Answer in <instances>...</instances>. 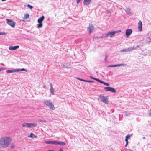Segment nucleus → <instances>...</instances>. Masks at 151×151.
<instances>
[{
    "instance_id": "2f4dec72",
    "label": "nucleus",
    "mask_w": 151,
    "mask_h": 151,
    "mask_svg": "<svg viewBox=\"0 0 151 151\" xmlns=\"http://www.w3.org/2000/svg\"><path fill=\"white\" fill-rule=\"evenodd\" d=\"M86 82L89 83H93L94 81H93L87 80Z\"/></svg>"
},
{
    "instance_id": "f3484780",
    "label": "nucleus",
    "mask_w": 151,
    "mask_h": 151,
    "mask_svg": "<svg viewBox=\"0 0 151 151\" xmlns=\"http://www.w3.org/2000/svg\"><path fill=\"white\" fill-rule=\"evenodd\" d=\"M15 72H17V69L8 70L6 71V72L7 73H12Z\"/></svg>"
},
{
    "instance_id": "6ab92c4d",
    "label": "nucleus",
    "mask_w": 151,
    "mask_h": 151,
    "mask_svg": "<svg viewBox=\"0 0 151 151\" xmlns=\"http://www.w3.org/2000/svg\"><path fill=\"white\" fill-rule=\"evenodd\" d=\"M114 67H117V66H126V64H116L114 65Z\"/></svg>"
},
{
    "instance_id": "a18cd8bd",
    "label": "nucleus",
    "mask_w": 151,
    "mask_h": 151,
    "mask_svg": "<svg viewBox=\"0 0 151 151\" xmlns=\"http://www.w3.org/2000/svg\"><path fill=\"white\" fill-rule=\"evenodd\" d=\"M2 1H6V0H1Z\"/></svg>"
},
{
    "instance_id": "a211bd4d",
    "label": "nucleus",
    "mask_w": 151,
    "mask_h": 151,
    "mask_svg": "<svg viewBox=\"0 0 151 151\" xmlns=\"http://www.w3.org/2000/svg\"><path fill=\"white\" fill-rule=\"evenodd\" d=\"M37 124L33 123H29V128L31 127H35L37 126Z\"/></svg>"
},
{
    "instance_id": "bb28decb",
    "label": "nucleus",
    "mask_w": 151,
    "mask_h": 151,
    "mask_svg": "<svg viewBox=\"0 0 151 151\" xmlns=\"http://www.w3.org/2000/svg\"><path fill=\"white\" fill-rule=\"evenodd\" d=\"M38 121L39 122H44V123L46 122V121L45 120H42L41 119H39L38 120Z\"/></svg>"
},
{
    "instance_id": "39448f33",
    "label": "nucleus",
    "mask_w": 151,
    "mask_h": 151,
    "mask_svg": "<svg viewBox=\"0 0 151 151\" xmlns=\"http://www.w3.org/2000/svg\"><path fill=\"white\" fill-rule=\"evenodd\" d=\"M7 23L8 24L11 26L12 27H14L15 23L13 20L9 19H6Z\"/></svg>"
},
{
    "instance_id": "dca6fc26",
    "label": "nucleus",
    "mask_w": 151,
    "mask_h": 151,
    "mask_svg": "<svg viewBox=\"0 0 151 151\" xmlns=\"http://www.w3.org/2000/svg\"><path fill=\"white\" fill-rule=\"evenodd\" d=\"M128 49H129V48L127 49H122L120 50V51L122 52H129V50Z\"/></svg>"
},
{
    "instance_id": "ddd939ff",
    "label": "nucleus",
    "mask_w": 151,
    "mask_h": 151,
    "mask_svg": "<svg viewBox=\"0 0 151 151\" xmlns=\"http://www.w3.org/2000/svg\"><path fill=\"white\" fill-rule=\"evenodd\" d=\"M92 0H84L83 4L85 5H88L91 1Z\"/></svg>"
},
{
    "instance_id": "4468645a",
    "label": "nucleus",
    "mask_w": 151,
    "mask_h": 151,
    "mask_svg": "<svg viewBox=\"0 0 151 151\" xmlns=\"http://www.w3.org/2000/svg\"><path fill=\"white\" fill-rule=\"evenodd\" d=\"M139 47V45H138L137 46H133L132 47H129V52L133 50H134L137 49L138 47Z\"/></svg>"
},
{
    "instance_id": "20e7f679",
    "label": "nucleus",
    "mask_w": 151,
    "mask_h": 151,
    "mask_svg": "<svg viewBox=\"0 0 151 151\" xmlns=\"http://www.w3.org/2000/svg\"><path fill=\"white\" fill-rule=\"evenodd\" d=\"M44 18L45 17L44 16H42L40 18L38 19V22L39 24H37V27L38 28H40L42 27L43 24L42 22L43 21Z\"/></svg>"
},
{
    "instance_id": "aec40b11",
    "label": "nucleus",
    "mask_w": 151,
    "mask_h": 151,
    "mask_svg": "<svg viewBox=\"0 0 151 151\" xmlns=\"http://www.w3.org/2000/svg\"><path fill=\"white\" fill-rule=\"evenodd\" d=\"M125 11L128 14H131V9L129 8H127L125 10Z\"/></svg>"
},
{
    "instance_id": "79ce46f5",
    "label": "nucleus",
    "mask_w": 151,
    "mask_h": 151,
    "mask_svg": "<svg viewBox=\"0 0 151 151\" xmlns=\"http://www.w3.org/2000/svg\"><path fill=\"white\" fill-rule=\"evenodd\" d=\"M3 69V68H0V71H1V70H2Z\"/></svg>"
},
{
    "instance_id": "c756f323",
    "label": "nucleus",
    "mask_w": 151,
    "mask_h": 151,
    "mask_svg": "<svg viewBox=\"0 0 151 151\" xmlns=\"http://www.w3.org/2000/svg\"><path fill=\"white\" fill-rule=\"evenodd\" d=\"M103 84L107 86H109V83H107L104 82V83H103Z\"/></svg>"
},
{
    "instance_id": "c85d7f7f",
    "label": "nucleus",
    "mask_w": 151,
    "mask_h": 151,
    "mask_svg": "<svg viewBox=\"0 0 151 151\" xmlns=\"http://www.w3.org/2000/svg\"><path fill=\"white\" fill-rule=\"evenodd\" d=\"M27 6L30 9H32L33 8V7L29 4H28L27 5Z\"/></svg>"
},
{
    "instance_id": "5701e85b",
    "label": "nucleus",
    "mask_w": 151,
    "mask_h": 151,
    "mask_svg": "<svg viewBox=\"0 0 151 151\" xmlns=\"http://www.w3.org/2000/svg\"><path fill=\"white\" fill-rule=\"evenodd\" d=\"M17 72L20 71H26V69L24 68L21 69H17Z\"/></svg>"
},
{
    "instance_id": "473e14b6",
    "label": "nucleus",
    "mask_w": 151,
    "mask_h": 151,
    "mask_svg": "<svg viewBox=\"0 0 151 151\" xmlns=\"http://www.w3.org/2000/svg\"><path fill=\"white\" fill-rule=\"evenodd\" d=\"M99 82L100 83H101V84L104 83V82L100 80L99 81Z\"/></svg>"
},
{
    "instance_id": "09e8293b",
    "label": "nucleus",
    "mask_w": 151,
    "mask_h": 151,
    "mask_svg": "<svg viewBox=\"0 0 151 151\" xmlns=\"http://www.w3.org/2000/svg\"><path fill=\"white\" fill-rule=\"evenodd\" d=\"M65 68H68V67H65Z\"/></svg>"
},
{
    "instance_id": "f257e3e1",
    "label": "nucleus",
    "mask_w": 151,
    "mask_h": 151,
    "mask_svg": "<svg viewBox=\"0 0 151 151\" xmlns=\"http://www.w3.org/2000/svg\"><path fill=\"white\" fill-rule=\"evenodd\" d=\"M11 141L12 139L10 137H4L0 139V144L2 145V147L6 148L10 144Z\"/></svg>"
},
{
    "instance_id": "4c0bfd02",
    "label": "nucleus",
    "mask_w": 151,
    "mask_h": 151,
    "mask_svg": "<svg viewBox=\"0 0 151 151\" xmlns=\"http://www.w3.org/2000/svg\"><path fill=\"white\" fill-rule=\"evenodd\" d=\"M104 60L105 61V62H107V58H105Z\"/></svg>"
},
{
    "instance_id": "412c9836",
    "label": "nucleus",
    "mask_w": 151,
    "mask_h": 151,
    "mask_svg": "<svg viewBox=\"0 0 151 151\" xmlns=\"http://www.w3.org/2000/svg\"><path fill=\"white\" fill-rule=\"evenodd\" d=\"M22 126L24 127L29 128V123H26L22 124Z\"/></svg>"
},
{
    "instance_id": "72a5a7b5",
    "label": "nucleus",
    "mask_w": 151,
    "mask_h": 151,
    "mask_svg": "<svg viewBox=\"0 0 151 151\" xmlns=\"http://www.w3.org/2000/svg\"><path fill=\"white\" fill-rule=\"evenodd\" d=\"M108 67H114V65H109L107 66Z\"/></svg>"
},
{
    "instance_id": "c03bdc74",
    "label": "nucleus",
    "mask_w": 151,
    "mask_h": 151,
    "mask_svg": "<svg viewBox=\"0 0 151 151\" xmlns=\"http://www.w3.org/2000/svg\"><path fill=\"white\" fill-rule=\"evenodd\" d=\"M127 145H128V144H127V143H126V144L125 145V147H126L127 146Z\"/></svg>"
},
{
    "instance_id": "7c9ffc66",
    "label": "nucleus",
    "mask_w": 151,
    "mask_h": 151,
    "mask_svg": "<svg viewBox=\"0 0 151 151\" xmlns=\"http://www.w3.org/2000/svg\"><path fill=\"white\" fill-rule=\"evenodd\" d=\"M6 34L7 33L5 32H0V35H6Z\"/></svg>"
},
{
    "instance_id": "8fccbe9b",
    "label": "nucleus",
    "mask_w": 151,
    "mask_h": 151,
    "mask_svg": "<svg viewBox=\"0 0 151 151\" xmlns=\"http://www.w3.org/2000/svg\"><path fill=\"white\" fill-rule=\"evenodd\" d=\"M2 151H4V150H2Z\"/></svg>"
},
{
    "instance_id": "58836bf2",
    "label": "nucleus",
    "mask_w": 151,
    "mask_h": 151,
    "mask_svg": "<svg viewBox=\"0 0 151 151\" xmlns=\"http://www.w3.org/2000/svg\"><path fill=\"white\" fill-rule=\"evenodd\" d=\"M91 78L92 79H94V80H95V78H93V77H91Z\"/></svg>"
},
{
    "instance_id": "2eb2a0df",
    "label": "nucleus",
    "mask_w": 151,
    "mask_h": 151,
    "mask_svg": "<svg viewBox=\"0 0 151 151\" xmlns=\"http://www.w3.org/2000/svg\"><path fill=\"white\" fill-rule=\"evenodd\" d=\"M50 91L51 93L53 95L54 94V89L52 87V83H50Z\"/></svg>"
},
{
    "instance_id": "b1692460",
    "label": "nucleus",
    "mask_w": 151,
    "mask_h": 151,
    "mask_svg": "<svg viewBox=\"0 0 151 151\" xmlns=\"http://www.w3.org/2000/svg\"><path fill=\"white\" fill-rule=\"evenodd\" d=\"M33 136H34L35 137H37V136H35L33 133H30V136H28V137H32Z\"/></svg>"
},
{
    "instance_id": "de8ad7c7",
    "label": "nucleus",
    "mask_w": 151,
    "mask_h": 151,
    "mask_svg": "<svg viewBox=\"0 0 151 151\" xmlns=\"http://www.w3.org/2000/svg\"><path fill=\"white\" fill-rule=\"evenodd\" d=\"M145 137H144L143 138L144 139H145Z\"/></svg>"
},
{
    "instance_id": "0eeeda50",
    "label": "nucleus",
    "mask_w": 151,
    "mask_h": 151,
    "mask_svg": "<svg viewBox=\"0 0 151 151\" xmlns=\"http://www.w3.org/2000/svg\"><path fill=\"white\" fill-rule=\"evenodd\" d=\"M121 32V30H117V31H113V32H109L107 33L106 34V36L109 35V36H110V37H112L113 36L115 33H118V32Z\"/></svg>"
},
{
    "instance_id": "9b49d317",
    "label": "nucleus",
    "mask_w": 151,
    "mask_h": 151,
    "mask_svg": "<svg viewBox=\"0 0 151 151\" xmlns=\"http://www.w3.org/2000/svg\"><path fill=\"white\" fill-rule=\"evenodd\" d=\"M93 29V26L91 24L89 23V27L88 28V30H89L90 33H91L92 32V31Z\"/></svg>"
},
{
    "instance_id": "37998d69",
    "label": "nucleus",
    "mask_w": 151,
    "mask_h": 151,
    "mask_svg": "<svg viewBox=\"0 0 151 151\" xmlns=\"http://www.w3.org/2000/svg\"><path fill=\"white\" fill-rule=\"evenodd\" d=\"M108 57V56L107 55H106L105 56V58H107Z\"/></svg>"
},
{
    "instance_id": "e433bc0d",
    "label": "nucleus",
    "mask_w": 151,
    "mask_h": 151,
    "mask_svg": "<svg viewBox=\"0 0 151 151\" xmlns=\"http://www.w3.org/2000/svg\"><path fill=\"white\" fill-rule=\"evenodd\" d=\"M125 141L126 142V143H127V144H128V140H127L126 139H125Z\"/></svg>"
},
{
    "instance_id": "a878e982",
    "label": "nucleus",
    "mask_w": 151,
    "mask_h": 151,
    "mask_svg": "<svg viewBox=\"0 0 151 151\" xmlns=\"http://www.w3.org/2000/svg\"><path fill=\"white\" fill-rule=\"evenodd\" d=\"M130 135L129 134H128L126 136V140H128L129 139H130Z\"/></svg>"
},
{
    "instance_id": "393cba45",
    "label": "nucleus",
    "mask_w": 151,
    "mask_h": 151,
    "mask_svg": "<svg viewBox=\"0 0 151 151\" xmlns=\"http://www.w3.org/2000/svg\"><path fill=\"white\" fill-rule=\"evenodd\" d=\"M15 145L14 143H12L11 145V148L12 149H14L15 147Z\"/></svg>"
},
{
    "instance_id": "49530a36",
    "label": "nucleus",
    "mask_w": 151,
    "mask_h": 151,
    "mask_svg": "<svg viewBox=\"0 0 151 151\" xmlns=\"http://www.w3.org/2000/svg\"><path fill=\"white\" fill-rule=\"evenodd\" d=\"M43 88H45V86H43Z\"/></svg>"
},
{
    "instance_id": "6e6552de",
    "label": "nucleus",
    "mask_w": 151,
    "mask_h": 151,
    "mask_svg": "<svg viewBox=\"0 0 151 151\" xmlns=\"http://www.w3.org/2000/svg\"><path fill=\"white\" fill-rule=\"evenodd\" d=\"M104 89L106 91H111L113 93H115L116 92L114 88L110 87H105L104 88Z\"/></svg>"
},
{
    "instance_id": "a19ab883",
    "label": "nucleus",
    "mask_w": 151,
    "mask_h": 151,
    "mask_svg": "<svg viewBox=\"0 0 151 151\" xmlns=\"http://www.w3.org/2000/svg\"><path fill=\"white\" fill-rule=\"evenodd\" d=\"M149 115L150 116H151V112H150V113H149Z\"/></svg>"
},
{
    "instance_id": "f8f14e48",
    "label": "nucleus",
    "mask_w": 151,
    "mask_h": 151,
    "mask_svg": "<svg viewBox=\"0 0 151 151\" xmlns=\"http://www.w3.org/2000/svg\"><path fill=\"white\" fill-rule=\"evenodd\" d=\"M19 46L18 45L12 46H10L9 47V49L10 50H14L19 48Z\"/></svg>"
},
{
    "instance_id": "4be33fe9",
    "label": "nucleus",
    "mask_w": 151,
    "mask_h": 151,
    "mask_svg": "<svg viewBox=\"0 0 151 151\" xmlns=\"http://www.w3.org/2000/svg\"><path fill=\"white\" fill-rule=\"evenodd\" d=\"M29 15L28 14H26L25 15L24 19H27L29 18Z\"/></svg>"
},
{
    "instance_id": "423d86ee",
    "label": "nucleus",
    "mask_w": 151,
    "mask_h": 151,
    "mask_svg": "<svg viewBox=\"0 0 151 151\" xmlns=\"http://www.w3.org/2000/svg\"><path fill=\"white\" fill-rule=\"evenodd\" d=\"M99 97L101 99V101L104 103L107 104L108 102V99L106 97L101 95L99 96Z\"/></svg>"
},
{
    "instance_id": "f03ea898",
    "label": "nucleus",
    "mask_w": 151,
    "mask_h": 151,
    "mask_svg": "<svg viewBox=\"0 0 151 151\" xmlns=\"http://www.w3.org/2000/svg\"><path fill=\"white\" fill-rule=\"evenodd\" d=\"M45 143L47 144L58 145L60 146H64L66 145V143L62 141L58 142L55 141H50L45 142Z\"/></svg>"
},
{
    "instance_id": "7ed1b4c3",
    "label": "nucleus",
    "mask_w": 151,
    "mask_h": 151,
    "mask_svg": "<svg viewBox=\"0 0 151 151\" xmlns=\"http://www.w3.org/2000/svg\"><path fill=\"white\" fill-rule=\"evenodd\" d=\"M44 103L51 110H54L55 107L53 104L49 100H45L44 101Z\"/></svg>"
},
{
    "instance_id": "ea45409f",
    "label": "nucleus",
    "mask_w": 151,
    "mask_h": 151,
    "mask_svg": "<svg viewBox=\"0 0 151 151\" xmlns=\"http://www.w3.org/2000/svg\"><path fill=\"white\" fill-rule=\"evenodd\" d=\"M103 37L102 36H101V37H96V38H102Z\"/></svg>"
},
{
    "instance_id": "f704fd0d",
    "label": "nucleus",
    "mask_w": 151,
    "mask_h": 151,
    "mask_svg": "<svg viewBox=\"0 0 151 151\" xmlns=\"http://www.w3.org/2000/svg\"><path fill=\"white\" fill-rule=\"evenodd\" d=\"M96 80V81H97L99 82V81L100 80H99V79H97V78H95V80Z\"/></svg>"
},
{
    "instance_id": "9d476101",
    "label": "nucleus",
    "mask_w": 151,
    "mask_h": 151,
    "mask_svg": "<svg viewBox=\"0 0 151 151\" xmlns=\"http://www.w3.org/2000/svg\"><path fill=\"white\" fill-rule=\"evenodd\" d=\"M142 24L141 21H140L138 23V29L139 31L142 30Z\"/></svg>"
},
{
    "instance_id": "c9c22d12",
    "label": "nucleus",
    "mask_w": 151,
    "mask_h": 151,
    "mask_svg": "<svg viewBox=\"0 0 151 151\" xmlns=\"http://www.w3.org/2000/svg\"><path fill=\"white\" fill-rule=\"evenodd\" d=\"M81 0H76V3H79V2H80V1Z\"/></svg>"
},
{
    "instance_id": "1a4fd4ad",
    "label": "nucleus",
    "mask_w": 151,
    "mask_h": 151,
    "mask_svg": "<svg viewBox=\"0 0 151 151\" xmlns=\"http://www.w3.org/2000/svg\"><path fill=\"white\" fill-rule=\"evenodd\" d=\"M132 30L130 29H127L126 32V35L127 37L129 36L132 33Z\"/></svg>"
},
{
    "instance_id": "cd10ccee",
    "label": "nucleus",
    "mask_w": 151,
    "mask_h": 151,
    "mask_svg": "<svg viewBox=\"0 0 151 151\" xmlns=\"http://www.w3.org/2000/svg\"><path fill=\"white\" fill-rule=\"evenodd\" d=\"M78 79L80 80L81 81L86 82V80H84L80 78H78Z\"/></svg>"
}]
</instances>
